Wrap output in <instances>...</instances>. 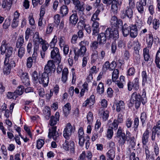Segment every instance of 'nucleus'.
Segmentation results:
<instances>
[{"label":"nucleus","mask_w":160,"mask_h":160,"mask_svg":"<svg viewBox=\"0 0 160 160\" xmlns=\"http://www.w3.org/2000/svg\"><path fill=\"white\" fill-rule=\"evenodd\" d=\"M60 115L58 112H57L55 116H52L49 121V125L51 126L49 129L48 137L49 138H52L55 141L59 139V134L56 132L57 127L55 126L59 120Z\"/></svg>","instance_id":"nucleus-1"},{"label":"nucleus","mask_w":160,"mask_h":160,"mask_svg":"<svg viewBox=\"0 0 160 160\" xmlns=\"http://www.w3.org/2000/svg\"><path fill=\"white\" fill-rule=\"evenodd\" d=\"M110 28H107L104 33H100L98 35L97 40L100 45L104 44L106 42L107 37L108 39H112L116 40L118 39V35L116 31L113 33L111 32Z\"/></svg>","instance_id":"nucleus-2"},{"label":"nucleus","mask_w":160,"mask_h":160,"mask_svg":"<svg viewBox=\"0 0 160 160\" xmlns=\"http://www.w3.org/2000/svg\"><path fill=\"white\" fill-rule=\"evenodd\" d=\"M141 102L143 104L147 102V98L146 96V93L143 92L141 97L139 93L138 94L136 92H133L132 95L130 103L132 104L135 103L136 108L138 109L140 105Z\"/></svg>","instance_id":"nucleus-3"},{"label":"nucleus","mask_w":160,"mask_h":160,"mask_svg":"<svg viewBox=\"0 0 160 160\" xmlns=\"http://www.w3.org/2000/svg\"><path fill=\"white\" fill-rule=\"evenodd\" d=\"M110 22L112 27V28H110L111 29V32L113 33V32H114V31H116L118 35V38L119 36L118 29L119 28V25H122V21L121 19H118L117 17L114 15L112 17Z\"/></svg>","instance_id":"nucleus-4"},{"label":"nucleus","mask_w":160,"mask_h":160,"mask_svg":"<svg viewBox=\"0 0 160 160\" xmlns=\"http://www.w3.org/2000/svg\"><path fill=\"white\" fill-rule=\"evenodd\" d=\"M118 139V143L119 146H122L125 143L127 138L121 127H119L116 133V137Z\"/></svg>","instance_id":"nucleus-5"},{"label":"nucleus","mask_w":160,"mask_h":160,"mask_svg":"<svg viewBox=\"0 0 160 160\" xmlns=\"http://www.w3.org/2000/svg\"><path fill=\"white\" fill-rule=\"evenodd\" d=\"M134 7L128 6L121 11V18L124 19L127 17L130 20H132L133 17Z\"/></svg>","instance_id":"nucleus-6"},{"label":"nucleus","mask_w":160,"mask_h":160,"mask_svg":"<svg viewBox=\"0 0 160 160\" xmlns=\"http://www.w3.org/2000/svg\"><path fill=\"white\" fill-rule=\"evenodd\" d=\"M51 73L50 71H45L42 74L39 79L40 83L44 87L47 86L49 81V74Z\"/></svg>","instance_id":"nucleus-7"},{"label":"nucleus","mask_w":160,"mask_h":160,"mask_svg":"<svg viewBox=\"0 0 160 160\" xmlns=\"http://www.w3.org/2000/svg\"><path fill=\"white\" fill-rule=\"evenodd\" d=\"M73 51L75 54L74 59L75 61H77L79 56L82 57L85 55L87 49H85L81 47L79 49L77 47H75L73 48Z\"/></svg>","instance_id":"nucleus-8"},{"label":"nucleus","mask_w":160,"mask_h":160,"mask_svg":"<svg viewBox=\"0 0 160 160\" xmlns=\"http://www.w3.org/2000/svg\"><path fill=\"white\" fill-rule=\"evenodd\" d=\"M73 130L74 129L70 123L67 124L63 132L64 137L67 139H68Z\"/></svg>","instance_id":"nucleus-9"},{"label":"nucleus","mask_w":160,"mask_h":160,"mask_svg":"<svg viewBox=\"0 0 160 160\" xmlns=\"http://www.w3.org/2000/svg\"><path fill=\"white\" fill-rule=\"evenodd\" d=\"M63 148L66 151H70L71 153H73L74 152V143L73 141H70L68 142L66 140L63 144Z\"/></svg>","instance_id":"nucleus-10"},{"label":"nucleus","mask_w":160,"mask_h":160,"mask_svg":"<svg viewBox=\"0 0 160 160\" xmlns=\"http://www.w3.org/2000/svg\"><path fill=\"white\" fill-rule=\"evenodd\" d=\"M51 57L52 59L55 61L56 62H60L61 60V57L58 48L55 47L51 51Z\"/></svg>","instance_id":"nucleus-11"},{"label":"nucleus","mask_w":160,"mask_h":160,"mask_svg":"<svg viewBox=\"0 0 160 160\" xmlns=\"http://www.w3.org/2000/svg\"><path fill=\"white\" fill-rule=\"evenodd\" d=\"M156 134L158 137H160V120L157 122L156 125L154 126L152 129L151 136V139L152 141L155 140Z\"/></svg>","instance_id":"nucleus-12"},{"label":"nucleus","mask_w":160,"mask_h":160,"mask_svg":"<svg viewBox=\"0 0 160 160\" xmlns=\"http://www.w3.org/2000/svg\"><path fill=\"white\" fill-rule=\"evenodd\" d=\"M34 37H35L33 39L34 43V49L36 50H38L40 44H41L43 40L41 38H40L38 32H36L34 34Z\"/></svg>","instance_id":"nucleus-13"},{"label":"nucleus","mask_w":160,"mask_h":160,"mask_svg":"<svg viewBox=\"0 0 160 160\" xmlns=\"http://www.w3.org/2000/svg\"><path fill=\"white\" fill-rule=\"evenodd\" d=\"M75 6V8L78 12H83L84 10V3L81 2L79 0H72Z\"/></svg>","instance_id":"nucleus-14"},{"label":"nucleus","mask_w":160,"mask_h":160,"mask_svg":"<svg viewBox=\"0 0 160 160\" xmlns=\"http://www.w3.org/2000/svg\"><path fill=\"white\" fill-rule=\"evenodd\" d=\"M110 5H111V12L114 15L117 14L119 10V2L116 0H113Z\"/></svg>","instance_id":"nucleus-15"},{"label":"nucleus","mask_w":160,"mask_h":160,"mask_svg":"<svg viewBox=\"0 0 160 160\" xmlns=\"http://www.w3.org/2000/svg\"><path fill=\"white\" fill-rule=\"evenodd\" d=\"M5 51L3 53H2V52H1V53L2 54H5V62H7L8 60H9V58L12 55L13 48L12 46H9L8 47L6 48H5Z\"/></svg>","instance_id":"nucleus-16"},{"label":"nucleus","mask_w":160,"mask_h":160,"mask_svg":"<svg viewBox=\"0 0 160 160\" xmlns=\"http://www.w3.org/2000/svg\"><path fill=\"white\" fill-rule=\"evenodd\" d=\"M116 110L118 112L123 113L125 111V104L123 101H120L116 103Z\"/></svg>","instance_id":"nucleus-17"},{"label":"nucleus","mask_w":160,"mask_h":160,"mask_svg":"<svg viewBox=\"0 0 160 160\" xmlns=\"http://www.w3.org/2000/svg\"><path fill=\"white\" fill-rule=\"evenodd\" d=\"M130 35L132 38H135L138 35V29L136 24H132L130 26Z\"/></svg>","instance_id":"nucleus-18"},{"label":"nucleus","mask_w":160,"mask_h":160,"mask_svg":"<svg viewBox=\"0 0 160 160\" xmlns=\"http://www.w3.org/2000/svg\"><path fill=\"white\" fill-rule=\"evenodd\" d=\"M5 60L4 61V69L6 70H11L15 66L16 64L14 61H11L9 62V60L7 62H5Z\"/></svg>","instance_id":"nucleus-19"},{"label":"nucleus","mask_w":160,"mask_h":160,"mask_svg":"<svg viewBox=\"0 0 160 160\" xmlns=\"http://www.w3.org/2000/svg\"><path fill=\"white\" fill-rule=\"evenodd\" d=\"M150 131L147 129L143 133L142 138V142L143 145H146L148 141Z\"/></svg>","instance_id":"nucleus-20"},{"label":"nucleus","mask_w":160,"mask_h":160,"mask_svg":"<svg viewBox=\"0 0 160 160\" xmlns=\"http://www.w3.org/2000/svg\"><path fill=\"white\" fill-rule=\"evenodd\" d=\"M92 27L93 28L92 35L96 36L99 31V24L98 22L93 21Z\"/></svg>","instance_id":"nucleus-21"},{"label":"nucleus","mask_w":160,"mask_h":160,"mask_svg":"<svg viewBox=\"0 0 160 160\" xmlns=\"http://www.w3.org/2000/svg\"><path fill=\"white\" fill-rule=\"evenodd\" d=\"M130 26H128L126 23L122 26V32L124 37H126L130 34Z\"/></svg>","instance_id":"nucleus-22"},{"label":"nucleus","mask_w":160,"mask_h":160,"mask_svg":"<svg viewBox=\"0 0 160 160\" xmlns=\"http://www.w3.org/2000/svg\"><path fill=\"white\" fill-rule=\"evenodd\" d=\"M24 42V40L23 35H21L18 37L16 42V47L19 48L23 47H22Z\"/></svg>","instance_id":"nucleus-23"},{"label":"nucleus","mask_w":160,"mask_h":160,"mask_svg":"<svg viewBox=\"0 0 160 160\" xmlns=\"http://www.w3.org/2000/svg\"><path fill=\"white\" fill-rule=\"evenodd\" d=\"M56 66L53 62L52 60L48 61L45 66L44 70H55Z\"/></svg>","instance_id":"nucleus-24"},{"label":"nucleus","mask_w":160,"mask_h":160,"mask_svg":"<svg viewBox=\"0 0 160 160\" xmlns=\"http://www.w3.org/2000/svg\"><path fill=\"white\" fill-rule=\"evenodd\" d=\"M115 82L119 88H122L123 87V84L125 83L124 77L121 76L119 80L116 81Z\"/></svg>","instance_id":"nucleus-25"},{"label":"nucleus","mask_w":160,"mask_h":160,"mask_svg":"<svg viewBox=\"0 0 160 160\" xmlns=\"http://www.w3.org/2000/svg\"><path fill=\"white\" fill-rule=\"evenodd\" d=\"M78 21V18L76 13L72 14L69 18L70 23L75 26Z\"/></svg>","instance_id":"nucleus-26"},{"label":"nucleus","mask_w":160,"mask_h":160,"mask_svg":"<svg viewBox=\"0 0 160 160\" xmlns=\"http://www.w3.org/2000/svg\"><path fill=\"white\" fill-rule=\"evenodd\" d=\"M71 109V106L69 103H67L63 108V111L65 117H67L70 113Z\"/></svg>","instance_id":"nucleus-27"},{"label":"nucleus","mask_w":160,"mask_h":160,"mask_svg":"<svg viewBox=\"0 0 160 160\" xmlns=\"http://www.w3.org/2000/svg\"><path fill=\"white\" fill-rule=\"evenodd\" d=\"M115 156V151L113 149L109 150L106 154L107 160H113Z\"/></svg>","instance_id":"nucleus-28"},{"label":"nucleus","mask_w":160,"mask_h":160,"mask_svg":"<svg viewBox=\"0 0 160 160\" xmlns=\"http://www.w3.org/2000/svg\"><path fill=\"white\" fill-rule=\"evenodd\" d=\"M21 78L22 79V82L25 85H28L29 84V79L28 78V73H27L22 72Z\"/></svg>","instance_id":"nucleus-29"},{"label":"nucleus","mask_w":160,"mask_h":160,"mask_svg":"<svg viewBox=\"0 0 160 160\" xmlns=\"http://www.w3.org/2000/svg\"><path fill=\"white\" fill-rule=\"evenodd\" d=\"M148 35V37L147 38L146 42L147 44V47L151 48L153 43V37L151 33L149 34Z\"/></svg>","instance_id":"nucleus-30"},{"label":"nucleus","mask_w":160,"mask_h":160,"mask_svg":"<svg viewBox=\"0 0 160 160\" xmlns=\"http://www.w3.org/2000/svg\"><path fill=\"white\" fill-rule=\"evenodd\" d=\"M12 0H3L2 4V7L3 8H6L9 9L12 4Z\"/></svg>","instance_id":"nucleus-31"},{"label":"nucleus","mask_w":160,"mask_h":160,"mask_svg":"<svg viewBox=\"0 0 160 160\" xmlns=\"http://www.w3.org/2000/svg\"><path fill=\"white\" fill-rule=\"evenodd\" d=\"M99 60L98 51L96 50L93 51L91 55V61L92 63H94L98 61Z\"/></svg>","instance_id":"nucleus-32"},{"label":"nucleus","mask_w":160,"mask_h":160,"mask_svg":"<svg viewBox=\"0 0 160 160\" xmlns=\"http://www.w3.org/2000/svg\"><path fill=\"white\" fill-rule=\"evenodd\" d=\"M149 50L147 48L143 49V56L144 60L146 61H149L150 58V55L149 54Z\"/></svg>","instance_id":"nucleus-33"},{"label":"nucleus","mask_w":160,"mask_h":160,"mask_svg":"<svg viewBox=\"0 0 160 160\" xmlns=\"http://www.w3.org/2000/svg\"><path fill=\"white\" fill-rule=\"evenodd\" d=\"M68 9L66 5H63L61 7L60 12L62 16L66 15L68 13Z\"/></svg>","instance_id":"nucleus-34"},{"label":"nucleus","mask_w":160,"mask_h":160,"mask_svg":"<svg viewBox=\"0 0 160 160\" xmlns=\"http://www.w3.org/2000/svg\"><path fill=\"white\" fill-rule=\"evenodd\" d=\"M24 91V87L23 86L20 85L18 87L14 92L18 96V95H22Z\"/></svg>","instance_id":"nucleus-35"},{"label":"nucleus","mask_w":160,"mask_h":160,"mask_svg":"<svg viewBox=\"0 0 160 160\" xmlns=\"http://www.w3.org/2000/svg\"><path fill=\"white\" fill-rule=\"evenodd\" d=\"M43 113L45 118L48 120L51 115L50 108L48 107L45 108L43 111Z\"/></svg>","instance_id":"nucleus-36"},{"label":"nucleus","mask_w":160,"mask_h":160,"mask_svg":"<svg viewBox=\"0 0 160 160\" xmlns=\"http://www.w3.org/2000/svg\"><path fill=\"white\" fill-rule=\"evenodd\" d=\"M134 53H139V50L140 49L141 45L137 41L133 42Z\"/></svg>","instance_id":"nucleus-37"},{"label":"nucleus","mask_w":160,"mask_h":160,"mask_svg":"<svg viewBox=\"0 0 160 160\" xmlns=\"http://www.w3.org/2000/svg\"><path fill=\"white\" fill-rule=\"evenodd\" d=\"M100 12V10L98 9L97 10L91 18V20L92 21H95L96 20H99V18L98 17Z\"/></svg>","instance_id":"nucleus-38"},{"label":"nucleus","mask_w":160,"mask_h":160,"mask_svg":"<svg viewBox=\"0 0 160 160\" xmlns=\"http://www.w3.org/2000/svg\"><path fill=\"white\" fill-rule=\"evenodd\" d=\"M18 48V56L21 59L25 53V48L24 47L19 48Z\"/></svg>","instance_id":"nucleus-39"},{"label":"nucleus","mask_w":160,"mask_h":160,"mask_svg":"<svg viewBox=\"0 0 160 160\" xmlns=\"http://www.w3.org/2000/svg\"><path fill=\"white\" fill-rule=\"evenodd\" d=\"M9 46H8V44L7 43V41L6 40H3L2 42V45L0 47V49L1 52H2V53H3L5 51V48H6L8 47Z\"/></svg>","instance_id":"nucleus-40"},{"label":"nucleus","mask_w":160,"mask_h":160,"mask_svg":"<svg viewBox=\"0 0 160 160\" xmlns=\"http://www.w3.org/2000/svg\"><path fill=\"white\" fill-rule=\"evenodd\" d=\"M143 5L142 4H141V3H139L138 2L137 3L136 5V8L138 11V12L141 14H142L144 12V9Z\"/></svg>","instance_id":"nucleus-41"},{"label":"nucleus","mask_w":160,"mask_h":160,"mask_svg":"<svg viewBox=\"0 0 160 160\" xmlns=\"http://www.w3.org/2000/svg\"><path fill=\"white\" fill-rule=\"evenodd\" d=\"M139 120L138 118H135L134 119V125L133 128L134 131L135 132H138V127L139 125Z\"/></svg>","instance_id":"nucleus-42"},{"label":"nucleus","mask_w":160,"mask_h":160,"mask_svg":"<svg viewBox=\"0 0 160 160\" xmlns=\"http://www.w3.org/2000/svg\"><path fill=\"white\" fill-rule=\"evenodd\" d=\"M89 44V42L88 41L84 40L80 42L79 43V45L80 47L82 48L85 49H87L86 46H88Z\"/></svg>","instance_id":"nucleus-43"},{"label":"nucleus","mask_w":160,"mask_h":160,"mask_svg":"<svg viewBox=\"0 0 160 160\" xmlns=\"http://www.w3.org/2000/svg\"><path fill=\"white\" fill-rule=\"evenodd\" d=\"M68 73V71H62L61 79L63 82L65 83L66 82Z\"/></svg>","instance_id":"nucleus-44"},{"label":"nucleus","mask_w":160,"mask_h":160,"mask_svg":"<svg viewBox=\"0 0 160 160\" xmlns=\"http://www.w3.org/2000/svg\"><path fill=\"white\" fill-rule=\"evenodd\" d=\"M97 92L100 94H102L104 91V87L103 84L100 82L97 88Z\"/></svg>","instance_id":"nucleus-45"},{"label":"nucleus","mask_w":160,"mask_h":160,"mask_svg":"<svg viewBox=\"0 0 160 160\" xmlns=\"http://www.w3.org/2000/svg\"><path fill=\"white\" fill-rule=\"evenodd\" d=\"M110 68L111 70H118V69H123L121 67H119V68H115L117 66L116 62L114 61H113L110 64Z\"/></svg>","instance_id":"nucleus-46"},{"label":"nucleus","mask_w":160,"mask_h":160,"mask_svg":"<svg viewBox=\"0 0 160 160\" xmlns=\"http://www.w3.org/2000/svg\"><path fill=\"white\" fill-rule=\"evenodd\" d=\"M85 20H80L77 24V27L78 29H83V28L86 25Z\"/></svg>","instance_id":"nucleus-47"},{"label":"nucleus","mask_w":160,"mask_h":160,"mask_svg":"<svg viewBox=\"0 0 160 160\" xmlns=\"http://www.w3.org/2000/svg\"><path fill=\"white\" fill-rule=\"evenodd\" d=\"M119 71H113L112 75V79L113 82H115L119 77Z\"/></svg>","instance_id":"nucleus-48"},{"label":"nucleus","mask_w":160,"mask_h":160,"mask_svg":"<svg viewBox=\"0 0 160 160\" xmlns=\"http://www.w3.org/2000/svg\"><path fill=\"white\" fill-rule=\"evenodd\" d=\"M153 27L155 30H157L159 26L160 22L159 20L154 19L152 21Z\"/></svg>","instance_id":"nucleus-49"},{"label":"nucleus","mask_w":160,"mask_h":160,"mask_svg":"<svg viewBox=\"0 0 160 160\" xmlns=\"http://www.w3.org/2000/svg\"><path fill=\"white\" fill-rule=\"evenodd\" d=\"M32 30L30 28H28L27 29L25 32V40L28 41L29 38L30 36L31 35Z\"/></svg>","instance_id":"nucleus-50"},{"label":"nucleus","mask_w":160,"mask_h":160,"mask_svg":"<svg viewBox=\"0 0 160 160\" xmlns=\"http://www.w3.org/2000/svg\"><path fill=\"white\" fill-rule=\"evenodd\" d=\"M57 42V37L56 36H54L51 42L49 45L51 48H54Z\"/></svg>","instance_id":"nucleus-51"},{"label":"nucleus","mask_w":160,"mask_h":160,"mask_svg":"<svg viewBox=\"0 0 160 160\" xmlns=\"http://www.w3.org/2000/svg\"><path fill=\"white\" fill-rule=\"evenodd\" d=\"M44 141L43 139H39L37 142L36 147L38 149H40L43 146Z\"/></svg>","instance_id":"nucleus-52"},{"label":"nucleus","mask_w":160,"mask_h":160,"mask_svg":"<svg viewBox=\"0 0 160 160\" xmlns=\"http://www.w3.org/2000/svg\"><path fill=\"white\" fill-rule=\"evenodd\" d=\"M11 20L10 18L5 20L2 26L3 29H7L8 28L11 24Z\"/></svg>","instance_id":"nucleus-53"},{"label":"nucleus","mask_w":160,"mask_h":160,"mask_svg":"<svg viewBox=\"0 0 160 160\" xmlns=\"http://www.w3.org/2000/svg\"><path fill=\"white\" fill-rule=\"evenodd\" d=\"M113 134V132L112 128H109L107 130V133L106 134V136L109 139H111Z\"/></svg>","instance_id":"nucleus-54"},{"label":"nucleus","mask_w":160,"mask_h":160,"mask_svg":"<svg viewBox=\"0 0 160 160\" xmlns=\"http://www.w3.org/2000/svg\"><path fill=\"white\" fill-rule=\"evenodd\" d=\"M41 44L42 45V49L43 51H46L49 47V44L46 41L44 40L43 42H42Z\"/></svg>","instance_id":"nucleus-55"},{"label":"nucleus","mask_w":160,"mask_h":160,"mask_svg":"<svg viewBox=\"0 0 160 160\" xmlns=\"http://www.w3.org/2000/svg\"><path fill=\"white\" fill-rule=\"evenodd\" d=\"M142 84H144L147 82V72L146 71H143L142 72Z\"/></svg>","instance_id":"nucleus-56"},{"label":"nucleus","mask_w":160,"mask_h":160,"mask_svg":"<svg viewBox=\"0 0 160 160\" xmlns=\"http://www.w3.org/2000/svg\"><path fill=\"white\" fill-rule=\"evenodd\" d=\"M99 42L98 41H94L92 42L90 45L91 49L92 50L94 51V50H96L98 47V44Z\"/></svg>","instance_id":"nucleus-57"},{"label":"nucleus","mask_w":160,"mask_h":160,"mask_svg":"<svg viewBox=\"0 0 160 160\" xmlns=\"http://www.w3.org/2000/svg\"><path fill=\"white\" fill-rule=\"evenodd\" d=\"M134 61L136 63H139L140 62V58L139 53H134Z\"/></svg>","instance_id":"nucleus-58"},{"label":"nucleus","mask_w":160,"mask_h":160,"mask_svg":"<svg viewBox=\"0 0 160 160\" xmlns=\"http://www.w3.org/2000/svg\"><path fill=\"white\" fill-rule=\"evenodd\" d=\"M54 27V25L51 23L48 24L47 27L46 32L47 34H50L52 32Z\"/></svg>","instance_id":"nucleus-59"},{"label":"nucleus","mask_w":160,"mask_h":160,"mask_svg":"<svg viewBox=\"0 0 160 160\" xmlns=\"http://www.w3.org/2000/svg\"><path fill=\"white\" fill-rule=\"evenodd\" d=\"M7 96L8 98L10 99L12 98L13 99H16L17 97L15 92H8L7 94Z\"/></svg>","instance_id":"nucleus-60"},{"label":"nucleus","mask_w":160,"mask_h":160,"mask_svg":"<svg viewBox=\"0 0 160 160\" xmlns=\"http://www.w3.org/2000/svg\"><path fill=\"white\" fill-rule=\"evenodd\" d=\"M54 22L57 25H58L60 21V16L58 14H57L54 16Z\"/></svg>","instance_id":"nucleus-61"},{"label":"nucleus","mask_w":160,"mask_h":160,"mask_svg":"<svg viewBox=\"0 0 160 160\" xmlns=\"http://www.w3.org/2000/svg\"><path fill=\"white\" fill-rule=\"evenodd\" d=\"M130 57V54L129 52L126 50L124 54V58L125 60L127 62H129V59Z\"/></svg>","instance_id":"nucleus-62"},{"label":"nucleus","mask_w":160,"mask_h":160,"mask_svg":"<svg viewBox=\"0 0 160 160\" xmlns=\"http://www.w3.org/2000/svg\"><path fill=\"white\" fill-rule=\"evenodd\" d=\"M119 123L117 120H114L113 122L112 123V127H110V128H112L113 129L116 130L117 129L118 127Z\"/></svg>","instance_id":"nucleus-63"},{"label":"nucleus","mask_w":160,"mask_h":160,"mask_svg":"<svg viewBox=\"0 0 160 160\" xmlns=\"http://www.w3.org/2000/svg\"><path fill=\"white\" fill-rule=\"evenodd\" d=\"M147 118V115L145 112H142L141 113V117H140V119L141 121L142 122V125H143L144 123H145V121Z\"/></svg>","instance_id":"nucleus-64"}]
</instances>
